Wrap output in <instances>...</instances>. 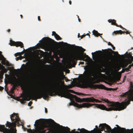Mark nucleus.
I'll list each match as a JSON object with an SVG mask.
<instances>
[{
  "instance_id": "bb28decb",
  "label": "nucleus",
  "mask_w": 133,
  "mask_h": 133,
  "mask_svg": "<svg viewBox=\"0 0 133 133\" xmlns=\"http://www.w3.org/2000/svg\"><path fill=\"white\" fill-rule=\"evenodd\" d=\"M16 86H17L16 84L15 83H14L13 84V85L12 88V89H14L15 90L16 89Z\"/></svg>"
},
{
  "instance_id": "c9c22d12",
  "label": "nucleus",
  "mask_w": 133,
  "mask_h": 133,
  "mask_svg": "<svg viewBox=\"0 0 133 133\" xmlns=\"http://www.w3.org/2000/svg\"><path fill=\"white\" fill-rule=\"evenodd\" d=\"M30 74L32 75L34 74L35 73L34 71H33V70H32V71H31L30 72Z\"/></svg>"
},
{
  "instance_id": "8fccbe9b",
  "label": "nucleus",
  "mask_w": 133,
  "mask_h": 133,
  "mask_svg": "<svg viewBox=\"0 0 133 133\" xmlns=\"http://www.w3.org/2000/svg\"><path fill=\"white\" fill-rule=\"evenodd\" d=\"M84 62H80L81 64H84Z\"/></svg>"
},
{
  "instance_id": "79ce46f5",
  "label": "nucleus",
  "mask_w": 133,
  "mask_h": 133,
  "mask_svg": "<svg viewBox=\"0 0 133 133\" xmlns=\"http://www.w3.org/2000/svg\"><path fill=\"white\" fill-rule=\"evenodd\" d=\"M132 66V65L131 64V65H130L129 66H128V68H129V69H131V67Z\"/></svg>"
},
{
  "instance_id": "c85d7f7f",
  "label": "nucleus",
  "mask_w": 133,
  "mask_h": 133,
  "mask_svg": "<svg viewBox=\"0 0 133 133\" xmlns=\"http://www.w3.org/2000/svg\"><path fill=\"white\" fill-rule=\"evenodd\" d=\"M14 90H15L14 89H12V88H11L10 91V92L11 94H14Z\"/></svg>"
},
{
  "instance_id": "6e6552de",
  "label": "nucleus",
  "mask_w": 133,
  "mask_h": 133,
  "mask_svg": "<svg viewBox=\"0 0 133 133\" xmlns=\"http://www.w3.org/2000/svg\"><path fill=\"white\" fill-rule=\"evenodd\" d=\"M10 118L11 120L14 122H12L14 124V128L16 126V123H17L18 124L19 121H20V119L19 118L18 114L14 113L10 115Z\"/></svg>"
},
{
  "instance_id": "58836bf2",
  "label": "nucleus",
  "mask_w": 133,
  "mask_h": 133,
  "mask_svg": "<svg viewBox=\"0 0 133 133\" xmlns=\"http://www.w3.org/2000/svg\"><path fill=\"white\" fill-rule=\"evenodd\" d=\"M86 36V35H82V36H81V39H82L83 37H85Z\"/></svg>"
},
{
  "instance_id": "b1692460",
  "label": "nucleus",
  "mask_w": 133,
  "mask_h": 133,
  "mask_svg": "<svg viewBox=\"0 0 133 133\" xmlns=\"http://www.w3.org/2000/svg\"><path fill=\"white\" fill-rule=\"evenodd\" d=\"M100 74H102L99 72H96L93 74L92 76H96L98 75H99Z\"/></svg>"
},
{
  "instance_id": "49530a36",
  "label": "nucleus",
  "mask_w": 133,
  "mask_h": 133,
  "mask_svg": "<svg viewBox=\"0 0 133 133\" xmlns=\"http://www.w3.org/2000/svg\"><path fill=\"white\" fill-rule=\"evenodd\" d=\"M19 54L18 53H16L15 54V56L16 57H17V56H19Z\"/></svg>"
},
{
  "instance_id": "dca6fc26",
  "label": "nucleus",
  "mask_w": 133,
  "mask_h": 133,
  "mask_svg": "<svg viewBox=\"0 0 133 133\" xmlns=\"http://www.w3.org/2000/svg\"><path fill=\"white\" fill-rule=\"evenodd\" d=\"M1 70H1V71H0V79H1L3 78V76L4 74V72L5 73H6L7 71H6V70H4V69H2ZM6 71H7V70H6Z\"/></svg>"
},
{
  "instance_id": "4d7b16f0",
  "label": "nucleus",
  "mask_w": 133,
  "mask_h": 133,
  "mask_svg": "<svg viewBox=\"0 0 133 133\" xmlns=\"http://www.w3.org/2000/svg\"><path fill=\"white\" fill-rule=\"evenodd\" d=\"M78 37H79L80 36H79V33H78Z\"/></svg>"
},
{
  "instance_id": "a211bd4d",
  "label": "nucleus",
  "mask_w": 133,
  "mask_h": 133,
  "mask_svg": "<svg viewBox=\"0 0 133 133\" xmlns=\"http://www.w3.org/2000/svg\"><path fill=\"white\" fill-rule=\"evenodd\" d=\"M75 48L77 49L78 50H81L83 52H84L85 50V49H83L81 46H75Z\"/></svg>"
},
{
  "instance_id": "4be33fe9",
  "label": "nucleus",
  "mask_w": 133,
  "mask_h": 133,
  "mask_svg": "<svg viewBox=\"0 0 133 133\" xmlns=\"http://www.w3.org/2000/svg\"><path fill=\"white\" fill-rule=\"evenodd\" d=\"M116 126H117L118 128H120L122 131H125L126 130H128V131H129L130 130H129V129H127V130H126V129L125 128H121L119 127L118 125H116Z\"/></svg>"
},
{
  "instance_id": "9d476101",
  "label": "nucleus",
  "mask_w": 133,
  "mask_h": 133,
  "mask_svg": "<svg viewBox=\"0 0 133 133\" xmlns=\"http://www.w3.org/2000/svg\"><path fill=\"white\" fill-rule=\"evenodd\" d=\"M10 45L11 46H16L17 47L20 46L21 48L24 47L22 42H15L12 40L10 41Z\"/></svg>"
},
{
  "instance_id": "f03ea898",
  "label": "nucleus",
  "mask_w": 133,
  "mask_h": 133,
  "mask_svg": "<svg viewBox=\"0 0 133 133\" xmlns=\"http://www.w3.org/2000/svg\"><path fill=\"white\" fill-rule=\"evenodd\" d=\"M130 88L129 91L122 93L121 96L123 97H127L128 100L125 102H122L120 103L118 102H115L109 101L107 99H102L101 100L106 102L108 107H110L107 108L104 105L97 104H90L89 103H84L82 104H79L76 103H74V105L79 108L82 107L89 108L93 105L98 108L102 110H105L108 111H120L125 108L127 105L130 104L131 98L133 97V84H131Z\"/></svg>"
},
{
  "instance_id": "13d9d810",
  "label": "nucleus",
  "mask_w": 133,
  "mask_h": 133,
  "mask_svg": "<svg viewBox=\"0 0 133 133\" xmlns=\"http://www.w3.org/2000/svg\"><path fill=\"white\" fill-rule=\"evenodd\" d=\"M98 83V82H97V81H95V82H94V83Z\"/></svg>"
},
{
  "instance_id": "f8f14e48",
  "label": "nucleus",
  "mask_w": 133,
  "mask_h": 133,
  "mask_svg": "<svg viewBox=\"0 0 133 133\" xmlns=\"http://www.w3.org/2000/svg\"><path fill=\"white\" fill-rule=\"evenodd\" d=\"M42 39L44 40V41H49V43L50 44V45H49L48 46V47L49 48H50L51 46L52 45V43L51 42L54 43L56 42L54 40L52 39L51 38H50L48 37H44Z\"/></svg>"
},
{
  "instance_id": "7ed1b4c3",
  "label": "nucleus",
  "mask_w": 133,
  "mask_h": 133,
  "mask_svg": "<svg viewBox=\"0 0 133 133\" xmlns=\"http://www.w3.org/2000/svg\"><path fill=\"white\" fill-rule=\"evenodd\" d=\"M82 88H90L96 89H104L105 88V87L102 84H95L94 85L91 83H87L83 82L80 84Z\"/></svg>"
},
{
  "instance_id": "473e14b6",
  "label": "nucleus",
  "mask_w": 133,
  "mask_h": 133,
  "mask_svg": "<svg viewBox=\"0 0 133 133\" xmlns=\"http://www.w3.org/2000/svg\"><path fill=\"white\" fill-rule=\"evenodd\" d=\"M32 101H30L28 103V105L29 106H31V104H32Z\"/></svg>"
},
{
  "instance_id": "864d4df0",
  "label": "nucleus",
  "mask_w": 133,
  "mask_h": 133,
  "mask_svg": "<svg viewBox=\"0 0 133 133\" xmlns=\"http://www.w3.org/2000/svg\"><path fill=\"white\" fill-rule=\"evenodd\" d=\"M20 16L21 17V18H23V16L22 15H20Z\"/></svg>"
},
{
  "instance_id": "052dcab7",
  "label": "nucleus",
  "mask_w": 133,
  "mask_h": 133,
  "mask_svg": "<svg viewBox=\"0 0 133 133\" xmlns=\"http://www.w3.org/2000/svg\"><path fill=\"white\" fill-rule=\"evenodd\" d=\"M94 53L92 52V55L93 56V54H94Z\"/></svg>"
},
{
  "instance_id": "69168bd1",
  "label": "nucleus",
  "mask_w": 133,
  "mask_h": 133,
  "mask_svg": "<svg viewBox=\"0 0 133 133\" xmlns=\"http://www.w3.org/2000/svg\"><path fill=\"white\" fill-rule=\"evenodd\" d=\"M21 83L22 84V85H23V84H22V83Z\"/></svg>"
},
{
  "instance_id": "603ef678",
  "label": "nucleus",
  "mask_w": 133,
  "mask_h": 133,
  "mask_svg": "<svg viewBox=\"0 0 133 133\" xmlns=\"http://www.w3.org/2000/svg\"><path fill=\"white\" fill-rule=\"evenodd\" d=\"M89 35V37H90V35L88 33H87V34L86 35Z\"/></svg>"
},
{
  "instance_id": "de8ad7c7",
  "label": "nucleus",
  "mask_w": 133,
  "mask_h": 133,
  "mask_svg": "<svg viewBox=\"0 0 133 133\" xmlns=\"http://www.w3.org/2000/svg\"><path fill=\"white\" fill-rule=\"evenodd\" d=\"M69 3L70 5L71 4V1L70 0L69 1Z\"/></svg>"
},
{
  "instance_id": "09e8293b",
  "label": "nucleus",
  "mask_w": 133,
  "mask_h": 133,
  "mask_svg": "<svg viewBox=\"0 0 133 133\" xmlns=\"http://www.w3.org/2000/svg\"><path fill=\"white\" fill-rule=\"evenodd\" d=\"M7 31L8 32H9L10 31V29H8V30Z\"/></svg>"
},
{
  "instance_id": "a18cd8bd",
  "label": "nucleus",
  "mask_w": 133,
  "mask_h": 133,
  "mask_svg": "<svg viewBox=\"0 0 133 133\" xmlns=\"http://www.w3.org/2000/svg\"><path fill=\"white\" fill-rule=\"evenodd\" d=\"M111 46L112 48L114 50H115V47L113 45V46Z\"/></svg>"
},
{
  "instance_id": "37998d69",
  "label": "nucleus",
  "mask_w": 133,
  "mask_h": 133,
  "mask_svg": "<svg viewBox=\"0 0 133 133\" xmlns=\"http://www.w3.org/2000/svg\"><path fill=\"white\" fill-rule=\"evenodd\" d=\"M45 108V112L46 113H47V112H48L47 109L46 108Z\"/></svg>"
},
{
  "instance_id": "ea45409f",
  "label": "nucleus",
  "mask_w": 133,
  "mask_h": 133,
  "mask_svg": "<svg viewBox=\"0 0 133 133\" xmlns=\"http://www.w3.org/2000/svg\"><path fill=\"white\" fill-rule=\"evenodd\" d=\"M38 21H41V19H40V16H38Z\"/></svg>"
},
{
  "instance_id": "5701e85b",
  "label": "nucleus",
  "mask_w": 133,
  "mask_h": 133,
  "mask_svg": "<svg viewBox=\"0 0 133 133\" xmlns=\"http://www.w3.org/2000/svg\"><path fill=\"white\" fill-rule=\"evenodd\" d=\"M63 91H67V92L68 93H69V94H70V93H69V92H70L71 93H75V94H76V93H77L76 92H75L74 90H63Z\"/></svg>"
},
{
  "instance_id": "774afa93",
  "label": "nucleus",
  "mask_w": 133,
  "mask_h": 133,
  "mask_svg": "<svg viewBox=\"0 0 133 133\" xmlns=\"http://www.w3.org/2000/svg\"><path fill=\"white\" fill-rule=\"evenodd\" d=\"M79 95H80L81 94H82V93H79Z\"/></svg>"
},
{
  "instance_id": "0e129e2a",
  "label": "nucleus",
  "mask_w": 133,
  "mask_h": 133,
  "mask_svg": "<svg viewBox=\"0 0 133 133\" xmlns=\"http://www.w3.org/2000/svg\"><path fill=\"white\" fill-rule=\"evenodd\" d=\"M95 127H96V128H97V125H96V126H95Z\"/></svg>"
},
{
  "instance_id": "6ab92c4d",
  "label": "nucleus",
  "mask_w": 133,
  "mask_h": 133,
  "mask_svg": "<svg viewBox=\"0 0 133 133\" xmlns=\"http://www.w3.org/2000/svg\"><path fill=\"white\" fill-rule=\"evenodd\" d=\"M82 133H89L90 132L89 131L86 130L84 128H82L81 129Z\"/></svg>"
},
{
  "instance_id": "f704fd0d",
  "label": "nucleus",
  "mask_w": 133,
  "mask_h": 133,
  "mask_svg": "<svg viewBox=\"0 0 133 133\" xmlns=\"http://www.w3.org/2000/svg\"><path fill=\"white\" fill-rule=\"evenodd\" d=\"M124 70L125 71L128 72L129 70V68H124Z\"/></svg>"
},
{
  "instance_id": "9b49d317",
  "label": "nucleus",
  "mask_w": 133,
  "mask_h": 133,
  "mask_svg": "<svg viewBox=\"0 0 133 133\" xmlns=\"http://www.w3.org/2000/svg\"><path fill=\"white\" fill-rule=\"evenodd\" d=\"M101 125V131H103L104 129V128H105L107 130V131L104 130V132H107L108 131H111L112 129L108 125L106 124H100V125Z\"/></svg>"
},
{
  "instance_id": "4468645a",
  "label": "nucleus",
  "mask_w": 133,
  "mask_h": 133,
  "mask_svg": "<svg viewBox=\"0 0 133 133\" xmlns=\"http://www.w3.org/2000/svg\"><path fill=\"white\" fill-rule=\"evenodd\" d=\"M43 52L40 50H37L36 52L37 57L39 58H42V53Z\"/></svg>"
},
{
  "instance_id": "7c9ffc66",
  "label": "nucleus",
  "mask_w": 133,
  "mask_h": 133,
  "mask_svg": "<svg viewBox=\"0 0 133 133\" xmlns=\"http://www.w3.org/2000/svg\"><path fill=\"white\" fill-rule=\"evenodd\" d=\"M63 78L65 79V80L66 82L69 81V80L65 76H64Z\"/></svg>"
},
{
  "instance_id": "f257e3e1",
  "label": "nucleus",
  "mask_w": 133,
  "mask_h": 133,
  "mask_svg": "<svg viewBox=\"0 0 133 133\" xmlns=\"http://www.w3.org/2000/svg\"><path fill=\"white\" fill-rule=\"evenodd\" d=\"M56 81L54 84L52 85L46 91L28 96H26L25 94H24L20 96L21 97H23L21 99L18 97L17 100L20 101L21 103L24 104L25 103L26 101H30L31 98H33L34 99H40L42 97L45 99L49 97V96H53L55 92H57L58 96L62 97H64L70 100L75 99V101H80L79 100L80 99L79 98L77 97L75 95L68 93L66 91H63L62 90V86L60 83L64 84V81L60 77H57Z\"/></svg>"
},
{
  "instance_id": "423d86ee",
  "label": "nucleus",
  "mask_w": 133,
  "mask_h": 133,
  "mask_svg": "<svg viewBox=\"0 0 133 133\" xmlns=\"http://www.w3.org/2000/svg\"><path fill=\"white\" fill-rule=\"evenodd\" d=\"M111 59V58L108 56H102L98 61L99 63L102 65H107L110 64L111 63L110 60Z\"/></svg>"
},
{
  "instance_id": "680f3d73",
  "label": "nucleus",
  "mask_w": 133,
  "mask_h": 133,
  "mask_svg": "<svg viewBox=\"0 0 133 133\" xmlns=\"http://www.w3.org/2000/svg\"><path fill=\"white\" fill-rule=\"evenodd\" d=\"M131 65H132V66H133V63H132V64H131Z\"/></svg>"
},
{
  "instance_id": "3c124183",
  "label": "nucleus",
  "mask_w": 133,
  "mask_h": 133,
  "mask_svg": "<svg viewBox=\"0 0 133 133\" xmlns=\"http://www.w3.org/2000/svg\"><path fill=\"white\" fill-rule=\"evenodd\" d=\"M75 133H80L78 131H75Z\"/></svg>"
},
{
  "instance_id": "e2e57ef3",
  "label": "nucleus",
  "mask_w": 133,
  "mask_h": 133,
  "mask_svg": "<svg viewBox=\"0 0 133 133\" xmlns=\"http://www.w3.org/2000/svg\"><path fill=\"white\" fill-rule=\"evenodd\" d=\"M77 18H79V16H78V15H77Z\"/></svg>"
},
{
  "instance_id": "aec40b11",
  "label": "nucleus",
  "mask_w": 133,
  "mask_h": 133,
  "mask_svg": "<svg viewBox=\"0 0 133 133\" xmlns=\"http://www.w3.org/2000/svg\"><path fill=\"white\" fill-rule=\"evenodd\" d=\"M55 38L57 40L61 39V38L57 34L56 35H55Z\"/></svg>"
},
{
  "instance_id": "72a5a7b5",
  "label": "nucleus",
  "mask_w": 133,
  "mask_h": 133,
  "mask_svg": "<svg viewBox=\"0 0 133 133\" xmlns=\"http://www.w3.org/2000/svg\"><path fill=\"white\" fill-rule=\"evenodd\" d=\"M84 54L85 55V58H87L88 59H89L90 58V57L88 56V55H86V54L85 53Z\"/></svg>"
},
{
  "instance_id": "2eb2a0df",
  "label": "nucleus",
  "mask_w": 133,
  "mask_h": 133,
  "mask_svg": "<svg viewBox=\"0 0 133 133\" xmlns=\"http://www.w3.org/2000/svg\"><path fill=\"white\" fill-rule=\"evenodd\" d=\"M132 53L130 52L128 53L127 55V57L128 59H130L131 61V62L133 61V57L132 56Z\"/></svg>"
},
{
  "instance_id": "a19ab883",
  "label": "nucleus",
  "mask_w": 133,
  "mask_h": 133,
  "mask_svg": "<svg viewBox=\"0 0 133 133\" xmlns=\"http://www.w3.org/2000/svg\"><path fill=\"white\" fill-rule=\"evenodd\" d=\"M4 88L0 86V90H3Z\"/></svg>"
},
{
  "instance_id": "4c0bfd02",
  "label": "nucleus",
  "mask_w": 133,
  "mask_h": 133,
  "mask_svg": "<svg viewBox=\"0 0 133 133\" xmlns=\"http://www.w3.org/2000/svg\"><path fill=\"white\" fill-rule=\"evenodd\" d=\"M108 45H111V46H113V45H112L111 43L110 42H108Z\"/></svg>"
},
{
  "instance_id": "39448f33",
  "label": "nucleus",
  "mask_w": 133,
  "mask_h": 133,
  "mask_svg": "<svg viewBox=\"0 0 133 133\" xmlns=\"http://www.w3.org/2000/svg\"><path fill=\"white\" fill-rule=\"evenodd\" d=\"M48 130V126L43 124L37 125L35 129L36 133H45L47 130Z\"/></svg>"
},
{
  "instance_id": "1a4fd4ad",
  "label": "nucleus",
  "mask_w": 133,
  "mask_h": 133,
  "mask_svg": "<svg viewBox=\"0 0 133 133\" xmlns=\"http://www.w3.org/2000/svg\"><path fill=\"white\" fill-rule=\"evenodd\" d=\"M80 99L79 100L80 101L78 102L76 101V102H80L82 101L86 102H92L93 103H99L101 102L98 100L94 98V97H92L89 98H83L82 99L79 98Z\"/></svg>"
},
{
  "instance_id": "20e7f679",
  "label": "nucleus",
  "mask_w": 133,
  "mask_h": 133,
  "mask_svg": "<svg viewBox=\"0 0 133 133\" xmlns=\"http://www.w3.org/2000/svg\"><path fill=\"white\" fill-rule=\"evenodd\" d=\"M86 61V59H85L83 55L80 53H78L73 55L70 59L69 63L72 64V63L75 65L76 64V61L78 60Z\"/></svg>"
},
{
  "instance_id": "ddd939ff",
  "label": "nucleus",
  "mask_w": 133,
  "mask_h": 133,
  "mask_svg": "<svg viewBox=\"0 0 133 133\" xmlns=\"http://www.w3.org/2000/svg\"><path fill=\"white\" fill-rule=\"evenodd\" d=\"M124 33H125L126 34H130V32H129L128 31H122L121 30H119L118 31H114L112 33V35H114L117 34H122L123 33H124Z\"/></svg>"
},
{
  "instance_id": "393cba45",
  "label": "nucleus",
  "mask_w": 133,
  "mask_h": 133,
  "mask_svg": "<svg viewBox=\"0 0 133 133\" xmlns=\"http://www.w3.org/2000/svg\"><path fill=\"white\" fill-rule=\"evenodd\" d=\"M22 57L21 56H19V57H17L16 58V60L17 61H18L19 59L21 60L22 59Z\"/></svg>"
},
{
  "instance_id": "f3484780",
  "label": "nucleus",
  "mask_w": 133,
  "mask_h": 133,
  "mask_svg": "<svg viewBox=\"0 0 133 133\" xmlns=\"http://www.w3.org/2000/svg\"><path fill=\"white\" fill-rule=\"evenodd\" d=\"M93 34H94L95 36L98 37L100 35V34L97 31L94 30L92 31Z\"/></svg>"
},
{
  "instance_id": "2f4dec72",
  "label": "nucleus",
  "mask_w": 133,
  "mask_h": 133,
  "mask_svg": "<svg viewBox=\"0 0 133 133\" xmlns=\"http://www.w3.org/2000/svg\"><path fill=\"white\" fill-rule=\"evenodd\" d=\"M117 26H117V27H120V28H122V29H124L125 30H126V29H125V28H123L121 25H118V24H117Z\"/></svg>"
},
{
  "instance_id": "e433bc0d",
  "label": "nucleus",
  "mask_w": 133,
  "mask_h": 133,
  "mask_svg": "<svg viewBox=\"0 0 133 133\" xmlns=\"http://www.w3.org/2000/svg\"><path fill=\"white\" fill-rule=\"evenodd\" d=\"M113 21V19H109L108 20V21L109 23H111Z\"/></svg>"
},
{
  "instance_id": "bf43d9fd",
  "label": "nucleus",
  "mask_w": 133,
  "mask_h": 133,
  "mask_svg": "<svg viewBox=\"0 0 133 133\" xmlns=\"http://www.w3.org/2000/svg\"><path fill=\"white\" fill-rule=\"evenodd\" d=\"M81 130L79 128H78V129H77V130Z\"/></svg>"
},
{
  "instance_id": "c03bdc74",
  "label": "nucleus",
  "mask_w": 133,
  "mask_h": 133,
  "mask_svg": "<svg viewBox=\"0 0 133 133\" xmlns=\"http://www.w3.org/2000/svg\"><path fill=\"white\" fill-rule=\"evenodd\" d=\"M125 71L124 70V69H122V71L121 72L122 73H123L124 72H125Z\"/></svg>"
},
{
  "instance_id": "338daca9",
  "label": "nucleus",
  "mask_w": 133,
  "mask_h": 133,
  "mask_svg": "<svg viewBox=\"0 0 133 133\" xmlns=\"http://www.w3.org/2000/svg\"><path fill=\"white\" fill-rule=\"evenodd\" d=\"M99 133H102V132L101 131H100Z\"/></svg>"
},
{
  "instance_id": "412c9836",
  "label": "nucleus",
  "mask_w": 133,
  "mask_h": 133,
  "mask_svg": "<svg viewBox=\"0 0 133 133\" xmlns=\"http://www.w3.org/2000/svg\"><path fill=\"white\" fill-rule=\"evenodd\" d=\"M116 21L115 20L113 19L112 22L111 23V24L115 25L116 26H117V24L116 23Z\"/></svg>"
},
{
  "instance_id": "a878e982",
  "label": "nucleus",
  "mask_w": 133,
  "mask_h": 133,
  "mask_svg": "<svg viewBox=\"0 0 133 133\" xmlns=\"http://www.w3.org/2000/svg\"><path fill=\"white\" fill-rule=\"evenodd\" d=\"M108 50H110V51H111V52H112L113 53H116L117 54L119 55L118 54V53L117 52H115V51H112V49H108Z\"/></svg>"
},
{
  "instance_id": "5fc2aeb1",
  "label": "nucleus",
  "mask_w": 133,
  "mask_h": 133,
  "mask_svg": "<svg viewBox=\"0 0 133 133\" xmlns=\"http://www.w3.org/2000/svg\"><path fill=\"white\" fill-rule=\"evenodd\" d=\"M48 120H46L45 121H44V123H47L48 122Z\"/></svg>"
},
{
  "instance_id": "cd10ccee",
  "label": "nucleus",
  "mask_w": 133,
  "mask_h": 133,
  "mask_svg": "<svg viewBox=\"0 0 133 133\" xmlns=\"http://www.w3.org/2000/svg\"><path fill=\"white\" fill-rule=\"evenodd\" d=\"M121 74H120L116 78V80L117 81H118L120 80L121 78Z\"/></svg>"
},
{
  "instance_id": "0eeeda50",
  "label": "nucleus",
  "mask_w": 133,
  "mask_h": 133,
  "mask_svg": "<svg viewBox=\"0 0 133 133\" xmlns=\"http://www.w3.org/2000/svg\"><path fill=\"white\" fill-rule=\"evenodd\" d=\"M3 65L9 66V62L6 60V59L3 55L2 54H1L0 55V69H4L6 70V69Z\"/></svg>"
},
{
  "instance_id": "6e6d98bb",
  "label": "nucleus",
  "mask_w": 133,
  "mask_h": 133,
  "mask_svg": "<svg viewBox=\"0 0 133 133\" xmlns=\"http://www.w3.org/2000/svg\"><path fill=\"white\" fill-rule=\"evenodd\" d=\"M78 21L79 22H81V20L79 18H78Z\"/></svg>"
},
{
  "instance_id": "c756f323",
  "label": "nucleus",
  "mask_w": 133,
  "mask_h": 133,
  "mask_svg": "<svg viewBox=\"0 0 133 133\" xmlns=\"http://www.w3.org/2000/svg\"><path fill=\"white\" fill-rule=\"evenodd\" d=\"M52 35L54 36H55V35H56L57 34L55 32L53 31L52 32Z\"/></svg>"
}]
</instances>
